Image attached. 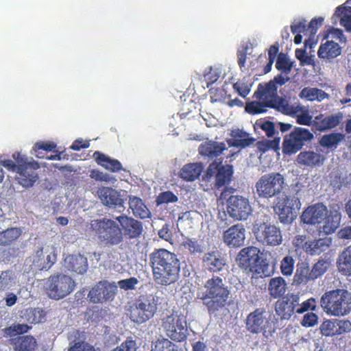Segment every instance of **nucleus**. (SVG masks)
<instances>
[{"label": "nucleus", "instance_id": "c756f323", "mask_svg": "<svg viewBox=\"0 0 351 351\" xmlns=\"http://www.w3.org/2000/svg\"><path fill=\"white\" fill-rule=\"evenodd\" d=\"M226 149V144L223 142L209 141L201 144L199 147V152L202 156L213 159L220 156Z\"/></svg>", "mask_w": 351, "mask_h": 351}, {"label": "nucleus", "instance_id": "412c9836", "mask_svg": "<svg viewBox=\"0 0 351 351\" xmlns=\"http://www.w3.org/2000/svg\"><path fill=\"white\" fill-rule=\"evenodd\" d=\"M299 302L298 294L288 293L282 300L276 302V312L282 319H289L296 310L295 307L299 304Z\"/></svg>", "mask_w": 351, "mask_h": 351}, {"label": "nucleus", "instance_id": "6ab92c4d", "mask_svg": "<svg viewBox=\"0 0 351 351\" xmlns=\"http://www.w3.org/2000/svg\"><path fill=\"white\" fill-rule=\"evenodd\" d=\"M115 219L120 223L123 237L133 239L138 238L142 234L143 226L140 221L125 215H120Z\"/></svg>", "mask_w": 351, "mask_h": 351}, {"label": "nucleus", "instance_id": "0eeeda50", "mask_svg": "<svg viewBox=\"0 0 351 351\" xmlns=\"http://www.w3.org/2000/svg\"><path fill=\"white\" fill-rule=\"evenodd\" d=\"M286 186L284 176L278 172L262 175L255 184L256 193L259 198L271 199L279 197Z\"/></svg>", "mask_w": 351, "mask_h": 351}, {"label": "nucleus", "instance_id": "338daca9", "mask_svg": "<svg viewBox=\"0 0 351 351\" xmlns=\"http://www.w3.org/2000/svg\"><path fill=\"white\" fill-rule=\"evenodd\" d=\"M318 316L313 313H306L301 322V324L304 327H312L317 324Z\"/></svg>", "mask_w": 351, "mask_h": 351}, {"label": "nucleus", "instance_id": "8fccbe9b", "mask_svg": "<svg viewBox=\"0 0 351 351\" xmlns=\"http://www.w3.org/2000/svg\"><path fill=\"white\" fill-rule=\"evenodd\" d=\"M293 62L289 60L287 55L283 53H279L276 62V68L287 75L291 72Z\"/></svg>", "mask_w": 351, "mask_h": 351}, {"label": "nucleus", "instance_id": "13d9d810", "mask_svg": "<svg viewBox=\"0 0 351 351\" xmlns=\"http://www.w3.org/2000/svg\"><path fill=\"white\" fill-rule=\"evenodd\" d=\"M178 200V197L170 191L160 193L156 197V202L157 205L168 203H175Z\"/></svg>", "mask_w": 351, "mask_h": 351}, {"label": "nucleus", "instance_id": "f8f14e48", "mask_svg": "<svg viewBox=\"0 0 351 351\" xmlns=\"http://www.w3.org/2000/svg\"><path fill=\"white\" fill-rule=\"evenodd\" d=\"M260 250L256 247L250 246L241 250L237 257L238 266L245 272H256L262 273L266 276H269L265 272V267H268L267 263H265L263 260L260 263L261 256L259 255Z\"/></svg>", "mask_w": 351, "mask_h": 351}, {"label": "nucleus", "instance_id": "bb28decb", "mask_svg": "<svg viewBox=\"0 0 351 351\" xmlns=\"http://www.w3.org/2000/svg\"><path fill=\"white\" fill-rule=\"evenodd\" d=\"M56 261V255L53 252H44L43 248L38 250L33 256V265L39 270L49 269Z\"/></svg>", "mask_w": 351, "mask_h": 351}, {"label": "nucleus", "instance_id": "69168bd1", "mask_svg": "<svg viewBox=\"0 0 351 351\" xmlns=\"http://www.w3.org/2000/svg\"><path fill=\"white\" fill-rule=\"evenodd\" d=\"M316 301L314 298H311L303 302L295 311L298 314H302L308 310L315 311L316 308Z\"/></svg>", "mask_w": 351, "mask_h": 351}, {"label": "nucleus", "instance_id": "09e8293b", "mask_svg": "<svg viewBox=\"0 0 351 351\" xmlns=\"http://www.w3.org/2000/svg\"><path fill=\"white\" fill-rule=\"evenodd\" d=\"M330 265V261L319 258L311 269L314 280L323 276L328 269Z\"/></svg>", "mask_w": 351, "mask_h": 351}, {"label": "nucleus", "instance_id": "864d4df0", "mask_svg": "<svg viewBox=\"0 0 351 351\" xmlns=\"http://www.w3.org/2000/svg\"><path fill=\"white\" fill-rule=\"evenodd\" d=\"M152 351H178L177 346L167 338L158 339L155 343Z\"/></svg>", "mask_w": 351, "mask_h": 351}, {"label": "nucleus", "instance_id": "79ce46f5", "mask_svg": "<svg viewBox=\"0 0 351 351\" xmlns=\"http://www.w3.org/2000/svg\"><path fill=\"white\" fill-rule=\"evenodd\" d=\"M291 106L298 107L297 112L295 114H288L289 116L295 117L296 122L298 124L304 125L313 126V117L310 114L308 110L306 109L304 106H300L299 104H291Z\"/></svg>", "mask_w": 351, "mask_h": 351}, {"label": "nucleus", "instance_id": "4be33fe9", "mask_svg": "<svg viewBox=\"0 0 351 351\" xmlns=\"http://www.w3.org/2000/svg\"><path fill=\"white\" fill-rule=\"evenodd\" d=\"M245 230L242 224H235L224 231L223 243L229 247H239L244 244Z\"/></svg>", "mask_w": 351, "mask_h": 351}, {"label": "nucleus", "instance_id": "2eb2a0df", "mask_svg": "<svg viewBox=\"0 0 351 351\" xmlns=\"http://www.w3.org/2000/svg\"><path fill=\"white\" fill-rule=\"evenodd\" d=\"M313 134L306 128L296 127L283 139L282 150L284 154L292 155L300 151L306 141H311Z\"/></svg>", "mask_w": 351, "mask_h": 351}, {"label": "nucleus", "instance_id": "f03ea898", "mask_svg": "<svg viewBox=\"0 0 351 351\" xmlns=\"http://www.w3.org/2000/svg\"><path fill=\"white\" fill-rule=\"evenodd\" d=\"M154 282L160 286H169L180 278V262L177 255L164 249H155L149 256Z\"/></svg>", "mask_w": 351, "mask_h": 351}, {"label": "nucleus", "instance_id": "6e6d98bb", "mask_svg": "<svg viewBox=\"0 0 351 351\" xmlns=\"http://www.w3.org/2000/svg\"><path fill=\"white\" fill-rule=\"evenodd\" d=\"M320 330L325 336H333L337 335V320H326L320 326Z\"/></svg>", "mask_w": 351, "mask_h": 351}, {"label": "nucleus", "instance_id": "5fc2aeb1", "mask_svg": "<svg viewBox=\"0 0 351 351\" xmlns=\"http://www.w3.org/2000/svg\"><path fill=\"white\" fill-rule=\"evenodd\" d=\"M280 138H275L274 140H265L258 141L257 148L261 152H265L269 149L276 150L279 149Z\"/></svg>", "mask_w": 351, "mask_h": 351}, {"label": "nucleus", "instance_id": "4c0bfd02", "mask_svg": "<svg viewBox=\"0 0 351 351\" xmlns=\"http://www.w3.org/2000/svg\"><path fill=\"white\" fill-rule=\"evenodd\" d=\"M129 207L136 217L147 219L151 216V213L143 200L136 196H129Z\"/></svg>", "mask_w": 351, "mask_h": 351}, {"label": "nucleus", "instance_id": "473e14b6", "mask_svg": "<svg viewBox=\"0 0 351 351\" xmlns=\"http://www.w3.org/2000/svg\"><path fill=\"white\" fill-rule=\"evenodd\" d=\"M93 156L99 165L111 172H119L123 169L122 165L118 160L111 158L101 152H95Z\"/></svg>", "mask_w": 351, "mask_h": 351}, {"label": "nucleus", "instance_id": "5701e85b", "mask_svg": "<svg viewBox=\"0 0 351 351\" xmlns=\"http://www.w3.org/2000/svg\"><path fill=\"white\" fill-rule=\"evenodd\" d=\"M343 119L341 112L326 115L319 114L315 117L313 127L319 132H325L338 126Z\"/></svg>", "mask_w": 351, "mask_h": 351}, {"label": "nucleus", "instance_id": "a18cd8bd", "mask_svg": "<svg viewBox=\"0 0 351 351\" xmlns=\"http://www.w3.org/2000/svg\"><path fill=\"white\" fill-rule=\"evenodd\" d=\"M335 15L340 19V24L346 31L351 32V7L340 5L336 8Z\"/></svg>", "mask_w": 351, "mask_h": 351}, {"label": "nucleus", "instance_id": "052dcab7", "mask_svg": "<svg viewBox=\"0 0 351 351\" xmlns=\"http://www.w3.org/2000/svg\"><path fill=\"white\" fill-rule=\"evenodd\" d=\"M68 339L71 346L80 342H86V332L80 330H74L69 334Z\"/></svg>", "mask_w": 351, "mask_h": 351}, {"label": "nucleus", "instance_id": "aec40b11", "mask_svg": "<svg viewBox=\"0 0 351 351\" xmlns=\"http://www.w3.org/2000/svg\"><path fill=\"white\" fill-rule=\"evenodd\" d=\"M328 213L327 207L323 203H317L307 207L300 218L304 223L308 225L320 224Z\"/></svg>", "mask_w": 351, "mask_h": 351}, {"label": "nucleus", "instance_id": "bf43d9fd", "mask_svg": "<svg viewBox=\"0 0 351 351\" xmlns=\"http://www.w3.org/2000/svg\"><path fill=\"white\" fill-rule=\"evenodd\" d=\"M137 348L136 341L132 337H128L120 346L112 351H136Z\"/></svg>", "mask_w": 351, "mask_h": 351}, {"label": "nucleus", "instance_id": "9d476101", "mask_svg": "<svg viewBox=\"0 0 351 351\" xmlns=\"http://www.w3.org/2000/svg\"><path fill=\"white\" fill-rule=\"evenodd\" d=\"M48 296L53 300H60L71 294L76 287L75 280L64 274L51 275L46 282Z\"/></svg>", "mask_w": 351, "mask_h": 351}, {"label": "nucleus", "instance_id": "20e7f679", "mask_svg": "<svg viewBox=\"0 0 351 351\" xmlns=\"http://www.w3.org/2000/svg\"><path fill=\"white\" fill-rule=\"evenodd\" d=\"M12 157L16 163L12 160H1V164L8 171L17 173L16 179L20 185L25 188L32 187L38 179L36 172L40 167L38 162H28L27 158L19 152L13 154Z\"/></svg>", "mask_w": 351, "mask_h": 351}, {"label": "nucleus", "instance_id": "37998d69", "mask_svg": "<svg viewBox=\"0 0 351 351\" xmlns=\"http://www.w3.org/2000/svg\"><path fill=\"white\" fill-rule=\"evenodd\" d=\"M344 139L345 134L332 132L323 135L319 140V144L323 147L332 148L336 147Z\"/></svg>", "mask_w": 351, "mask_h": 351}, {"label": "nucleus", "instance_id": "6e6552de", "mask_svg": "<svg viewBox=\"0 0 351 351\" xmlns=\"http://www.w3.org/2000/svg\"><path fill=\"white\" fill-rule=\"evenodd\" d=\"M245 328L252 334L262 333L266 337L272 336L276 329L275 322L264 308H257L247 315Z\"/></svg>", "mask_w": 351, "mask_h": 351}, {"label": "nucleus", "instance_id": "f3484780", "mask_svg": "<svg viewBox=\"0 0 351 351\" xmlns=\"http://www.w3.org/2000/svg\"><path fill=\"white\" fill-rule=\"evenodd\" d=\"M257 241L264 245L276 246L282 242L281 230L275 225L261 224L254 232Z\"/></svg>", "mask_w": 351, "mask_h": 351}, {"label": "nucleus", "instance_id": "774afa93", "mask_svg": "<svg viewBox=\"0 0 351 351\" xmlns=\"http://www.w3.org/2000/svg\"><path fill=\"white\" fill-rule=\"evenodd\" d=\"M68 351H97L93 346L87 342H80L71 345Z\"/></svg>", "mask_w": 351, "mask_h": 351}, {"label": "nucleus", "instance_id": "2f4dec72", "mask_svg": "<svg viewBox=\"0 0 351 351\" xmlns=\"http://www.w3.org/2000/svg\"><path fill=\"white\" fill-rule=\"evenodd\" d=\"M69 270L79 274H84L88 269L87 258L81 254L69 255L64 260Z\"/></svg>", "mask_w": 351, "mask_h": 351}, {"label": "nucleus", "instance_id": "1a4fd4ad", "mask_svg": "<svg viewBox=\"0 0 351 351\" xmlns=\"http://www.w3.org/2000/svg\"><path fill=\"white\" fill-rule=\"evenodd\" d=\"M234 189L225 187L221 191L220 199H227V212L230 217L237 221L246 220L252 214V208L247 198L241 195H230Z\"/></svg>", "mask_w": 351, "mask_h": 351}, {"label": "nucleus", "instance_id": "b1692460", "mask_svg": "<svg viewBox=\"0 0 351 351\" xmlns=\"http://www.w3.org/2000/svg\"><path fill=\"white\" fill-rule=\"evenodd\" d=\"M97 195L101 203L112 208L123 207L124 200L120 192L111 187L101 186L97 190Z\"/></svg>", "mask_w": 351, "mask_h": 351}, {"label": "nucleus", "instance_id": "423d86ee", "mask_svg": "<svg viewBox=\"0 0 351 351\" xmlns=\"http://www.w3.org/2000/svg\"><path fill=\"white\" fill-rule=\"evenodd\" d=\"M91 228L99 241L106 246H114L123 241V232L116 221L103 218L91 222Z\"/></svg>", "mask_w": 351, "mask_h": 351}, {"label": "nucleus", "instance_id": "e433bc0d", "mask_svg": "<svg viewBox=\"0 0 351 351\" xmlns=\"http://www.w3.org/2000/svg\"><path fill=\"white\" fill-rule=\"evenodd\" d=\"M341 215L338 210H331L326 215L323 226L320 227V231L326 234H330L335 232L340 225Z\"/></svg>", "mask_w": 351, "mask_h": 351}, {"label": "nucleus", "instance_id": "58836bf2", "mask_svg": "<svg viewBox=\"0 0 351 351\" xmlns=\"http://www.w3.org/2000/svg\"><path fill=\"white\" fill-rule=\"evenodd\" d=\"M331 241L328 238L319 239L307 242L305 252L311 256L319 255L330 246Z\"/></svg>", "mask_w": 351, "mask_h": 351}, {"label": "nucleus", "instance_id": "c03bdc74", "mask_svg": "<svg viewBox=\"0 0 351 351\" xmlns=\"http://www.w3.org/2000/svg\"><path fill=\"white\" fill-rule=\"evenodd\" d=\"M46 312L40 308H29L25 310L24 317L29 324H38L44 322L46 317Z\"/></svg>", "mask_w": 351, "mask_h": 351}, {"label": "nucleus", "instance_id": "603ef678", "mask_svg": "<svg viewBox=\"0 0 351 351\" xmlns=\"http://www.w3.org/2000/svg\"><path fill=\"white\" fill-rule=\"evenodd\" d=\"M295 260L290 255H287L280 261V269L281 274L285 276L292 275L294 269Z\"/></svg>", "mask_w": 351, "mask_h": 351}, {"label": "nucleus", "instance_id": "0e129e2a", "mask_svg": "<svg viewBox=\"0 0 351 351\" xmlns=\"http://www.w3.org/2000/svg\"><path fill=\"white\" fill-rule=\"evenodd\" d=\"M220 77V72L217 69L210 67L209 71L204 74V80L206 82L207 87L215 83Z\"/></svg>", "mask_w": 351, "mask_h": 351}, {"label": "nucleus", "instance_id": "e2e57ef3", "mask_svg": "<svg viewBox=\"0 0 351 351\" xmlns=\"http://www.w3.org/2000/svg\"><path fill=\"white\" fill-rule=\"evenodd\" d=\"M291 30L293 34L303 33L304 36L309 35L308 25L306 24L305 20L294 22L291 25Z\"/></svg>", "mask_w": 351, "mask_h": 351}, {"label": "nucleus", "instance_id": "680f3d73", "mask_svg": "<svg viewBox=\"0 0 351 351\" xmlns=\"http://www.w3.org/2000/svg\"><path fill=\"white\" fill-rule=\"evenodd\" d=\"M256 125L265 132L268 137H271L275 134V124L270 121H262L256 122Z\"/></svg>", "mask_w": 351, "mask_h": 351}, {"label": "nucleus", "instance_id": "c9c22d12", "mask_svg": "<svg viewBox=\"0 0 351 351\" xmlns=\"http://www.w3.org/2000/svg\"><path fill=\"white\" fill-rule=\"evenodd\" d=\"M341 53V47L333 40H327L321 44L317 51L319 58L331 60L337 58Z\"/></svg>", "mask_w": 351, "mask_h": 351}, {"label": "nucleus", "instance_id": "7ed1b4c3", "mask_svg": "<svg viewBox=\"0 0 351 351\" xmlns=\"http://www.w3.org/2000/svg\"><path fill=\"white\" fill-rule=\"evenodd\" d=\"M230 289L224 280L213 275L198 289L197 298L202 301L209 315H215L220 310L229 305Z\"/></svg>", "mask_w": 351, "mask_h": 351}, {"label": "nucleus", "instance_id": "4d7b16f0", "mask_svg": "<svg viewBox=\"0 0 351 351\" xmlns=\"http://www.w3.org/2000/svg\"><path fill=\"white\" fill-rule=\"evenodd\" d=\"M183 247L188 250L191 254H200L203 252L202 245L199 242L193 239L186 238L182 243Z\"/></svg>", "mask_w": 351, "mask_h": 351}, {"label": "nucleus", "instance_id": "49530a36", "mask_svg": "<svg viewBox=\"0 0 351 351\" xmlns=\"http://www.w3.org/2000/svg\"><path fill=\"white\" fill-rule=\"evenodd\" d=\"M21 234V231L17 228H10L0 232V245H9L16 241Z\"/></svg>", "mask_w": 351, "mask_h": 351}, {"label": "nucleus", "instance_id": "cd10ccee", "mask_svg": "<svg viewBox=\"0 0 351 351\" xmlns=\"http://www.w3.org/2000/svg\"><path fill=\"white\" fill-rule=\"evenodd\" d=\"M309 264L306 262H299L296 265V269L293 278L292 285L294 286L305 285L313 281Z\"/></svg>", "mask_w": 351, "mask_h": 351}, {"label": "nucleus", "instance_id": "393cba45", "mask_svg": "<svg viewBox=\"0 0 351 351\" xmlns=\"http://www.w3.org/2000/svg\"><path fill=\"white\" fill-rule=\"evenodd\" d=\"M204 266L210 272L221 271L226 265L224 256L219 250H213L206 253L202 258Z\"/></svg>", "mask_w": 351, "mask_h": 351}, {"label": "nucleus", "instance_id": "4468645a", "mask_svg": "<svg viewBox=\"0 0 351 351\" xmlns=\"http://www.w3.org/2000/svg\"><path fill=\"white\" fill-rule=\"evenodd\" d=\"M300 191V189H296L294 194L285 195L277 203L278 215L281 223L289 224L296 218L297 213L302 205L298 197Z\"/></svg>", "mask_w": 351, "mask_h": 351}, {"label": "nucleus", "instance_id": "9b49d317", "mask_svg": "<svg viewBox=\"0 0 351 351\" xmlns=\"http://www.w3.org/2000/svg\"><path fill=\"white\" fill-rule=\"evenodd\" d=\"M162 327L166 335L173 341L182 342L186 339L188 335L187 322L186 317L178 312L162 319Z\"/></svg>", "mask_w": 351, "mask_h": 351}, {"label": "nucleus", "instance_id": "ddd939ff", "mask_svg": "<svg viewBox=\"0 0 351 351\" xmlns=\"http://www.w3.org/2000/svg\"><path fill=\"white\" fill-rule=\"evenodd\" d=\"M232 174V165H224L221 161H213L208 165L203 174L202 180L210 182L213 178H215L214 187L216 189H219L230 182Z\"/></svg>", "mask_w": 351, "mask_h": 351}, {"label": "nucleus", "instance_id": "ea45409f", "mask_svg": "<svg viewBox=\"0 0 351 351\" xmlns=\"http://www.w3.org/2000/svg\"><path fill=\"white\" fill-rule=\"evenodd\" d=\"M337 266L339 271L351 276V245L345 248L339 254L337 259Z\"/></svg>", "mask_w": 351, "mask_h": 351}, {"label": "nucleus", "instance_id": "3c124183", "mask_svg": "<svg viewBox=\"0 0 351 351\" xmlns=\"http://www.w3.org/2000/svg\"><path fill=\"white\" fill-rule=\"evenodd\" d=\"M30 329H32V326L27 324H14L5 328V332L10 337H12L16 335H19V336L25 335L24 334L27 333Z\"/></svg>", "mask_w": 351, "mask_h": 351}, {"label": "nucleus", "instance_id": "a878e982", "mask_svg": "<svg viewBox=\"0 0 351 351\" xmlns=\"http://www.w3.org/2000/svg\"><path fill=\"white\" fill-rule=\"evenodd\" d=\"M231 138L227 140L230 147L244 149L252 145L256 139L250 134L241 129L232 130L230 132Z\"/></svg>", "mask_w": 351, "mask_h": 351}, {"label": "nucleus", "instance_id": "de8ad7c7", "mask_svg": "<svg viewBox=\"0 0 351 351\" xmlns=\"http://www.w3.org/2000/svg\"><path fill=\"white\" fill-rule=\"evenodd\" d=\"M16 284L14 275L12 271L5 270L0 274V292L10 290Z\"/></svg>", "mask_w": 351, "mask_h": 351}, {"label": "nucleus", "instance_id": "72a5a7b5", "mask_svg": "<svg viewBox=\"0 0 351 351\" xmlns=\"http://www.w3.org/2000/svg\"><path fill=\"white\" fill-rule=\"evenodd\" d=\"M202 171L203 166L201 163L191 162L180 169L178 176L186 182H193L199 177Z\"/></svg>", "mask_w": 351, "mask_h": 351}, {"label": "nucleus", "instance_id": "f257e3e1", "mask_svg": "<svg viewBox=\"0 0 351 351\" xmlns=\"http://www.w3.org/2000/svg\"><path fill=\"white\" fill-rule=\"evenodd\" d=\"M258 101L248 102L245 105V111L250 114H258L274 108L285 114H295L298 107L291 104L278 95V87L273 82L260 83L254 93Z\"/></svg>", "mask_w": 351, "mask_h": 351}, {"label": "nucleus", "instance_id": "dca6fc26", "mask_svg": "<svg viewBox=\"0 0 351 351\" xmlns=\"http://www.w3.org/2000/svg\"><path fill=\"white\" fill-rule=\"evenodd\" d=\"M157 311V303L152 295H142L137 299L131 311L132 320L136 323H144L154 317Z\"/></svg>", "mask_w": 351, "mask_h": 351}, {"label": "nucleus", "instance_id": "7c9ffc66", "mask_svg": "<svg viewBox=\"0 0 351 351\" xmlns=\"http://www.w3.org/2000/svg\"><path fill=\"white\" fill-rule=\"evenodd\" d=\"M324 160V155L313 151L301 152L297 156L298 163L305 167L320 166L323 165Z\"/></svg>", "mask_w": 351, "mask_h": 351}, {"label": "nucleus", "instance_id": "a211bd4d", "mask_svg": "<svg viewBox=\"0 0 351 351\" xmlns=\"http://www.w3.org/2000/svg\"><path fill=\"white\" fill-rule=\"evenodd\" d=\"M117 286L107 280L98 282L89 291L88 298L90 302L94 304L103 303L112 301L116 292Z\"/></svg>", "mask_w": 351, "mask_h": 351}, {"label": "nucleus", "instance_id": "a19ab883", "mask_svg": "<svg viewBox=\"0 0 351 351\" xmlns=\"http://www.w3.org/2000/svg\"><path fill=\"white\" fill-rule=\"evenodd\" d=\"M299 97L310 101H322L324 99L328 98V95L317 88L305 87L300 92Z\"/></svg>", "mask_w": 351, "mask_h": 351}, {"label": "nucleus", "instance_id": "f704fd0d", "mask_svg": "<svg viewBox=\"0 0 351 351\" xmlns=\"http://www.w3.org/2000/svg\"><path fill=\"white\" fill-rule=\"evenodd\" d=\"M287 289L286 280L282 276L271 278L267 285L268 293L271 298H282Z\"/></svg>", "mask_w": 351, "mask_h": 351}, {"label": "nucleus", "instance_id": "39448f33", "mask_svg": "<svg viewBox=\"0 0 351 351\" xmlns=\"http://www.w3.org/2000/svg\"><path fill=\"white\" fill-rule=\"evenodd\" d=\"M320 306L328 315H347L351 312V293L343 289L326 291L321 297Z\"/></svg>", "mask_w": 351, "mask_h": 351}, {"label": "nucleus", "instance_id": "c85d7f7f", "mask_svg": "<svg viewBox=\"0 0 351 351\" xmlns=\"http://www.w3.org/2000/svg\"><path fill=\"white\" fill-rule=\"evenodd\" d=\"M14 351H35L38 346L36 339L29 335H19L10 339Z\"/></svg>", "mask_w": 351, "mask_h": 351}]
</instances>
